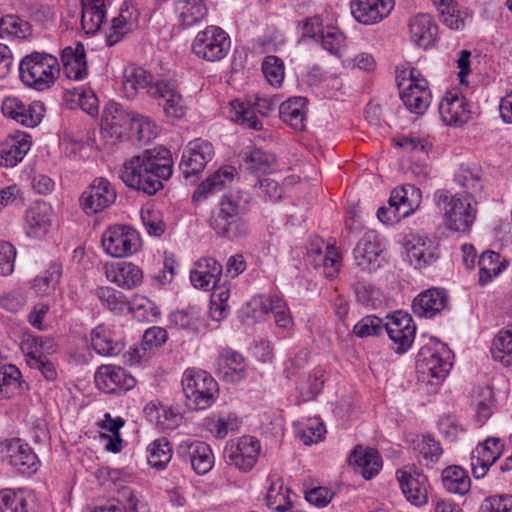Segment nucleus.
I'll return each mask as SVG.
<instances>
[{"instance_id": "1", "label": "nucleus", "mask_w": 512, "mask_h": 512, "mask_svg": "<svg viewBox=\"0 0 512 512\" xmlns=\"http://www.w3.org/2000/svg\"><path fill=\"white\" fill-rule=\"evenodd\" d=\"M170 151L155 147L126 159L119 169V178L129 188L154 195L163 188V181L172 176Z\"/></svg>"}, {"instance_id": "2", "label": "nucleus", "mask_w": 512, "mask_h": 512, "mask_svg": "<svg viewBox=\"0 0 512 512\" xmlns=\"http://www.w3.org/2000/svg\"><path fill=\"white\" fill-rule=\"evenodd\" d=\"M249 203L250 196L242 191H231L223 195L218 209L212 212L209 226L223 238L233 240L247 237L250 228L240 216L246 213Z\"/></svg>"}, {"instance_id": "3", "label": "nucleus", "mask_w": 512, "mask_h": 512, "mask_svg": "<svg viewBox=\"0 0 512 512\" xmlns=\"http://www.w3.org/2000/svg\"><path fill=\"white\" fill-rule=\"evenodd\" d=\"M60 72L58 59L45 52L34 51L22 58L19 75L24 85L36 91L48 90Z\"/></svg>"}, {"instance_id": "4", "label": "nucleus", "mask_w": 512, "mask_h": 512, "mask_svg": "<svg viewBox=\"0 0 512 512\" xmlns=\"http://www.w3.org/2000/svg\"><path fill=\"white\" fill-rule=\"evenodd\" d=\"M396 83L406 108L411 113L424 114L431 103V92L420 71L408 64L397 66Z\"/></svg>"}, {"instance_id": "5", "label": "nucleus", "mask_w": 512, "mask_h": 512, "mask_svg": "<svg viewBox=\"0 0 512 512\" xmlns=\"http://www.w3.org/2000/svg\"><path fill=\"white\" fill-rule=\"evenodd\" d=\"M434 203L443 216L448 229L455 232H465L470 229L476 219L477 209L472 204L471 197L451 194L441 189L434 193Z\"/></svg>"}, {"instance_id": "6", "label": "nucleus", "mask_w": 512, "mask_h": 512, "mask_svg": "<svg viewBox=\"0 0 512 512\" xmlns=\"http://www.w3.org/2000/svg\"><path fill=\"white\" fill-rule=\"evenodd\" d=\"M451 351L446 344L432 341L422 347L417 356V370L423 379L433 385L440 384L448 375L452 362Z\"/></svg>"}, {"instance_id": "7", "label": "nucleus", "mask_w": 512, "mask_h": 512, "mask_svg": "<svg viewBox=\"0 0 512 512\" xmlns=\"http://www.w3.org/2000/svg\"><path fill=\"white\" fill-rule=\"evenodd\" d=\"M186 406L191 410H204L215 401L218 385L214 378L203 370H187L182 378Z\"/></svg>"}, {"instance_id": "8", "label": "nucleus", "mask_w": 512, "mask_h": 512, "mask_svg": "<svg viewBox=\"0 0 512 512\" xmlns=\"http://www.w3.org/2000/svg\"><path fill=\"white\" fill-rule=\"evenodd\" d=\"M422 192L413 185L395 188L388 200V206H382L377 211L378 219L385 224H395L410 216L419 208Z\"/></svg>"}, {"instance_id": "9", "label": "nucleus", "mask_w": 512, "mask_h": 512, "mask_svg": "<svg viewBox=\"0 0 512 512\" xmlns=\"http://www.w3.org/2000/svg\"><path fill=\"white\" fill-rule=\"evenodd\" d=\"M230 37L221 27L210 25L199 31L191 45L193 54L207 62L222 60L230 50Z\"/></svg>"}, {"instance_id": "10", "label": "nucleus", "mask_w": 512, "mask_h": 512, "mask_svg": "<svg viewBox=\"0 0 512 512\" xmlns=\"http://www.w3.org/2000/svg\"><path fill=\"white\" fill-rule=\"evenodd\" d=\"M141 245L140 234L129 226H111L102 235L104 251L115 258L131 256Z\"/></svg>"}, {"instance_id": "11", "label": "nucleus", "mask_w": 512, "mask_h": 512, "mask_svg": "<svg viewBox=\"0 0 512 512\" xmlns=\"http://www.w3.org/2000/svg\"><path fill=\"white\" fill-rule=\"evenodd\" d=\"M261 450L258 439L242 436L227 443L224 456L229 465L243 472L250 471L256 464Z\"/></svg>"}, {"instance_id": "12", "label": "nucleus", "mask_w": 512, "mask_h": 512, "mask_svg": "<svg viewBox=\"0 0 512 512\" xmlns=\"http://www.w3.org/2000/svg\"><path fill=\"white\" fill-rule=\"evenodd\" d=\"M148 95L158 102L167 117L180 119L186 114V103L175 82L157 80L149 86Z\"/></svg>"}, {"instance_id": "13", "label": "nucleus", "mask_w": 512, "mask_h": 512, "mask_svg": "<svg viewBox=\"0 0 512 512\" xmlns=\"http://www.w3.org/2000/svg\"><path fill=\"white\" fill-rule=\"evenodd\" d=\"M5 117L25 127H36L45 114L44 104L40 101L26 103L16 96L4 98L1 105Z\"/></svg>"}, {"instance_id": "14", "label": "nucleus", "mask_w": 512, "mask_h": 512, "mask_svg": "<svg viewBox=\"0 0 512 512\" xmlns=\"http://www.w3.org/2000/svg\"><path fill=\"white\" fill-rule=\"evenodd\" d=\"M3 461L20 473H35L39 460L33 449L19 438L5 440L0 445Z\"/></svg>"}, {"instance_id": "15", "label": "nucleus", "mask_w": 512, "mask_h": 512, "mask_svg": "<svg viewBox=\"0 0 512 512\" xmlns=\"http://www.w3.org/2000/svg\"><path fill=\"white\" fill-rule=\"evenodd\" d=\"M116 200V191L103 177L95 178L80 197V204L87 215L97 214L110 207Z\"/></svg>"}, {"instance_id": "16", "label": "nucleus", "mask_w": 512, "mask_h": 512, "mask_svg": "<svg viewBox=\"0 0 512 512\" xmlns=\"http://www.w3.org/2000/svg\"><path fill=\"white\" fill-rule=\"evenodd\" d=\"M213 145L204 139L190 141L183 150L179 168L187 179L201 173L214 157Z\"/></svg>"}, {"instance_id": "17", "label": "nucleus", "mask_w": 512, "mask_h": 512, "mask_svg": "<svg viewBox=\"0 0 512 512\" xmlns=\"http://www.w3.org/2000/svg\"><path fill=\"white\" fill-rule=\"evenodd\" d=\"M379 235L374 231L363 234L353 250L356 265L363 271L374 272L385 262Z\"/></svg>"}, {"instance_id": "18", "label": "nucleus", "mask_w": 512, "mask_h": 512, "mask_svg": "<svg viewBox=\"0 0 512 512\" xmlns=\"http://www.w3.org/2000/svg\"><path fill=\"white\" fill-rule=\"evenodd\" d=\"M396 478L408 502L416 507L427 503V477L418 468L404 466L397 470Z\"/></svg>"}, {"instance_id": "19", "label": "nucleus", "mask_w": 512, "mask_h": 512, "mask_svg": "<svg viewBox=\"0 0 512 512\" xmlns=\"http://www.w3.org/2000/svg\"><path fill=\"white\" fill-rule=\"evenodd\" d=\"M231 108L234 112V119L242 124H247L254 130L262 128V122L257 117L256 113L267 116L270 112L275 110L276 102L267 96H255L249 102H243L239 99L231 101Z\"/></svg>"}, {"instance_id": "20", "label": "nucleus", "mask_w": 512, "mask_h": 512, "mask_svg": "<svg viewBox=\"0 0 512 512\" xmlns=\"http://www.w3.org/2000/svg\"><path fill=\"white\" fill-rule=\"evenodd\" d=\"M177 456L189 463L198 475H205L214 465V455L210 446L203 441H182L176 450Z\"/></svg>"}, {"instance_id": "21", "label": "nucleus", "mask_w": 512, "mask_h": 512, "mask_svg": "<svg viewBox=\"0 0 512 512\" xmlns=\"http://www.w3.org/2000/svg\"><path fill=\"white\" fill-rule=\"evenodd\" d=\"M384 330L391 341L397 346V353H404L412 345L416 327L412 317L403 311H396L384 324Z\"/></svg>"}, {"instance_id": "22", "label": "nucleus", "mask_w": 512, "mask_h": 512, "mask_svg": "<svg viewBox=\"0 0 512 512\" xmlns=\"http://www.w3.org/2000/svg\"><path fill=\"white\" fill-rule=\"evenodd\" d=\"M504 443L498 437H488L480 443L471 455V470L476 479L483 478L489 467L502 455Z\"/></svg>"}, {"instance_id": "23", "label": "nucleus", "mask_w": 512, "mask_h": 512, "mask_svg": "<svg viewBox=\"0 0 512 512\" xmlns=\"http://www.w3.org/2000/svg\"><path fill=\"white\" fill-rule=\"evenodd\" d=\"M404 247L409 262L416 269H422L434 263L438 259L437 246L430 238L411 234L406 236Z\"/></svg>"}, {"instance_id": "24", "label": "nucleus", "mask_w": 512, "mask_h": 512, "mask_svg": "<svg viewBox=\"0 0 512 512\" xmlns=\"http://www.w3.org/2000/svg\"><path fill=\"white\" fill-rule=\"evenodd\" d=\"M95 383L101 391L111 394L132 389L136 380L120 366L101 365L95 373Z\"/></svg>"}, {"instance_id": "25", "label": "nucleus", "mask_w": 512, "mask_h": 512, "mask_svg": "<svg viewBox=\"0 0 512 512\" xmlns=\"http://www.w3.org/2000/svg\"><path fill=\"white\" fill-rule=\"evenodd\" d=\"M134 115L126 111L122 105L109 102L103 110L101 129L111 137L121 138L130 132Z\"/></svg>"}, {"instance_id": "26", "label": "nucleus", "mask_w": 512, "mask_h": 512, "mask_svg": "<svg viewBox=\"0 0 512 512\" xmlns=\"http://www.w3.org/2000/svg\"><path fill=\"white\" fill-rule=\"evenodd\" d=\"M394 5V0H352L351 10L356 21L372 25L386 18Z\"/></svg>"}, {"instance_id": "27", "label": "nucleus", "mask_w": 512, "mask_h": 512, "mask_svg": "<svg viewBox=\"0 0 512 512\" xmlns=\"http://www.w3.org/2000/svg\"><path fill=\"white\" fill-rule=\"evenodd\" d=\"M449 297L441 288H430L421 292L412 303L416 316L432 318L448 307Z\"/></svg>"}, {"instance_id": "28", "label": "nucleus", "mask_w": 512, "mask_h": 512, "mask_svg": "<svg viewBox=\"0 0 512 512\" xmlns=\"http://www.w3.org/2000/svg\"><path fill=\"white\" fill-rule=\"evenodd\" d=\"M52 208L44 201L31 204L25 214V229L29 237L41 238L45 236L52 223Z\"/></svg>"}, {"instance_id": "29", "label": "nucleus", "mask_w": 512, "mask_h": 512, "mask_svg": "<svg viewBox=\"0 0 512 512\" xmlns=\"http://www.w3.org/2000/svg\"><path fill=\"white\" fill-rule=\"evenodd\" d=\"M439 113L447 125L459 126L469 120L470 104L464 96L448 93L439 104Z\"/></svg>"}, {"instance_id": "30", "label": "nucleus", "mask_w": 512, "mask_h": 512, "mask_svg": "<svg viewBox=\"0 0 512 512\" xmlns=\"http://www.w3.org/2000/svg\"><path fill=\"white\" fill-rule=\"evenodd\" d=\"M31 148L30 136L23 133L9 136L0 143V166L14 167L23 160Z\"/></svg>"}, {"instance_id": "31", "label": "nucleus", "mask_w": 512, "mask_h": 512, "mask_svg": "<svg viewBox=\"0 0 512 512\" xmlns=\"http://www.w3.org/2000/svg\"><path fill=\"white\" fill-rule=\"evenodd\" d=\"M222 265L212 257H204L195 263L190 280L195 288L209 290L220 281Z\"/></svg>"}, {"instance_id": "32", "label": "nucleus", "mask_w": 512, "mask_h": 512, "mask_svg": "<svg viewBox=\"0 0 512 512\" xmlns=\"http://www.w3.org/2000/svg\"><path fill=\"white\" fill-rule=\"evenodd\" d=\"M63 70L67 78L82 80L87 75V62L84 45L77 42L74 46L65 47L61 53Z\"/></svg>"}, {"instance_id": "33", "label": "nucleus", "mask_w": 512, "mask_h": 512, "mask_svg": "<svg viewBox=\"0 0 512 512\" xmlns=\"http://www.w3.org/2000/svg\"><path fill=\"white\" fill-rule=\"evenodd\" d=\"M246 365L241 354L231 349L223 350L217 360V373L223 380L236 383L245 376Z\"/></svg>"}, {"instance_id": "34", "label": "nucleus", "mask_w": 512, "mask_h": 512, "mask_svg": "<svg viewBox=\"0 0 512 512\" xmlns=\"http://www.w3.org/2000/svg\"><path fill=\"white\" fill-rule=\"evenodd\" d=\"M409 30L412 41L427 48L436 40L438 26L429 14L419 13L410 19Z\"/></svg>"}, {"instance_id": "35", "label": "nucleus", "mask_w": 512, "mask_h": 512, "mask_svg": "<svg viewBox=\"0 0 512 512\" xmlns=\"http://www.w3.org/2000/svg\"><path fill=\"white\" fill-rule=\"evenodd\" d=\"M106 277L109 281L124 289H132L141 284L142 270L131 262H121L106 266Z\"/></svg>"}, {"instance_id": "36", "label": "nucleus", "mask_w": 512, "mask_h": 512, "mask_svg": "<svg viewBox=\"0 0 512 512\" xmlns=\"http://www.w3.org/2000/svg\"><path fill=\"white\" fill-rule=\"evenodd\" d=\"M349 462L366 479H372L382 467L379 453L373 448L357 446L350 454Z\"/></svg>"}, {"instance_id": "37", "label": "nucleus", "mask_w": 512, "mask_h": 512, "mask_svg": "<svg viewBox=\"0 0 512 512\" xmlns=\"http://www.w3.org/2000/svg\"><path fill=\"white\" fill-rule=\"evenodd\" d=\"M412 450L417 462L427 468H432L443 454L440 443L430 435L417 436L412 441Z\"/></svg>"}, {"instance_id": "38", "label": "nucleus", "mask_w": 512, "mask_h": 512, "mask_svg": "<svg viewBox=\"0 0 512 512\" xmlns=\"http://www.w3.org/2000/svg\"><path fill=\"white\" fill-rule=\"evenodd\" d=\"M109 0H81V26L86 34L96 33L106 17Z\"/></svg>"}, {"instance_id": "39", "label": "nucleus", "mask_w": 512, "mask_h": 512, "mask_svg": "<svg viewBox=\"0 0 512 512\" xmlns=\"http://www.w3.org/2000/svg\"><path fill=\"white\" fill-rule=\"evenodd\" d=\"M53 347L52 340L48 338L28 337L22 342L21 348L26 357V363L32 369L39 370L43 373L44 366L48 362V358L43 354V350H48Z\"/></svg>"}, {"instance_id": "40", "label": "nucleus", "mask_w": 512, "mask_h": 512, "mask_svg": "<svg viewBox=\"0 0 512 512\" xmlns=\"http://www.w3.org/2000/svg\"><path fill=\"white\" fill-rule=\"evenodd\" d=\"M279 115L293 129L303 130L307 116V99L300 96L289 98L279 106Z\"/></svg>"}, {"instance_id": "41", "label": "nucleus", "mask_w": 512, "mask_h": 512, "mask_svg": "<svg viewBox=\"0 0 512 512\" xmlns=\"http://www.w3.org/2000/svg\"><path fill=\"white\" fill-rule=\"evenodd\" d=\"M174 10L183 28L199 23L208 13L205 0H175Z\"/></svg>"}, {"instance_id": "42", "label": "nucleus", "mask_w": 512, "mask_h": 512, "mask_svg": "<svg viewBox=\"0 0 512 512\" xmlns=\"http://www.w3.org/2000/svg\"><path fill=\"white\" fill-rule=\"evenodd\" d=\"M235 169L232 166H225L214 172L203 181L193 194V201L200 202L208 195L221 191L234 177Z\"/></svg>"}, {"instance_id": "43", "label": "nucleus", "mask_w": 512, "mask_h": 512, "mask_svg": "<svg viewBox=\"0 0 512 512\" xmlns=\"http://www.w3.org/2000/svg\"><path fill=\"white\" fill-rule=\"evenodd\" d=\"M91 346L101 356H117L124 349V344L114 338L112 332L102 325L91 331Z\"/></svg>"}, {"instance_id": "44", "label": "nucleus", "mask_w": 512, "mask_h": 512, "mask_svg": "<svg viewBox=\"0 0 512 512\" xmlns=\"http://www.w3.org/2000/svg\"><path fill=\"white\" fill-rule=\"evenodd\" d=\"M440 21L452 30H460L465 26L468 14L461 11L455 0H432Z\"/></svg>"}, {"instance_id": "45", "label": "nucleus", "mask_w": 512, "mask_h": 512, "mask_svg": "<svg viewBox=\"0 0 512 512\" xmlns=\"http://www.w3.org/2000/svg\"><path fill=\"white\" fill-rule=\"evenodd\" d=\"M2 512H34L33 497L23 489H3L0 491Z\"/></svg>"}, {"instance_id": "46", "label": "nucleus", "mask_w": 512, "mask_h": 512, "mask_svg": "<svg viewBox=\"0 0 512 512\" xmlns=\"http://www.w3.org/2000/svg\"><path fill=\"white\" fill-rule=\"evenodd\" d=\"M441 480L444 489L449 493L463 496L471 488V480L467 472L457 465L446 467L441 473Z\"/></svg>"}, {"instance_id": "47", "label": "nucleus", "mask_w": 512, "mask_h": 512, "mask_svg": "<svg viewBox=\"0 0 512 512\" xmlns=\"http://www.w3.org/2000/svg\"><path fill=\"white\" fill-rule=\"evenodd\" d=\"M119 495L125 502V511L114 501L96 506L92 512H149L147 503L139 498L131 488L123 487Z\"/></svg>"}, {"instance_id": "48", "label": "nucleus", "mask_w": 512, "mask_h": 512, "mask_svg": "<svg viewBox=\"0 0 512 512\" xmlns=\"http://www.w3.org/2000/svg\"><path fill=\"white\" fill-rule=\"evenodd\" d=\"M240 157L244 168L251 173H266L275 162L273 154L256 147H246Z\"/></svg>"}, {"instance_id": "49", "label": "nucleus", "mask_w": 512, "mask_h": 512, "mask_svg": "<svg viewBox=\"0 0 512 512\" xmlns=\"http://www.w3.org/2000/svg\"><path fill=\"white\" fill-rule=\"evenodd\" d=\"M260 305L263 313L274 315L275 323L279 328H291L293 325L292 317L282 298L277 295L264 296L261 297Z\"/></svg>"}, {"instance_id": "50", "label": "nucleus", "mask_w": 512, "mask_h": 512, "mask_svg": "<svg viewBox=\"0 0 512 512\" xmlns=\"http://www.w3.org/2000/svg\"><path fill=\"white\" fill-rule=\"evenodd\" d=\"M152 75L142 67L129 65L124 69L123 88L128 96H133L139 89H147L152 82Z\"/></svg>"}, {"instance_id": "51", "label": "nucleus", "mask_w": 512, "mask_h": 512, "mask_svg": "<svg viewBox=\"0 0 512 512\" xmlns=\"http://www.w3.org/2000/svg\"><path fill=\"white\" fill-rule=\"evenodd\" d=\"M491 354L495 361L505 366L512 364V324L496 335L491 346Z\"/></svg>"}, {"instance_id": "52", "label": "nucleus", "mask_w": 512, "mask_h": 512, "mask_svg": "<svg viewBox=\"0 0 512 512\" xmlns=\"http://www.w3.org/2000/svg\"><path fill=\"white\" fill-rule=\"evenodd\" d=\"M204 425L215 438L223 439L229 432H235L239 429L240 421L234 413H228L217 418H206Z\"/></svg>"}, {"instance_id": "53", "label": "nucleus", "mask_w": 512, "mask_h": 512, "mask_svg": "<svg viewBox=\"0 0 512 512\" xmlns=\"http://www.w3.org/2000/svg\"><path fill=\"white\" fill-rule=\"evenodd\" d=\"M479 282L486 285L505 268L500 261V255L493 251H485L478 260Z\"/></svg>"}, {"instance_id": "54", "label": "nucleus", "mask_w": 512, "mask_h": 512, "mask_svg": "<svg viewBox=\"0 0 512 512\" xmlns=\"http://www.w3.org/2000/svg\"><path fill=\"white\" fill-rule=\"evenodd\" d=\"M32 33L31 25L16 15H0V37L26 39Z\"/></svg>"}, {"instance_id": "55", "label": "nucleus", "mask_w": 512, "mask_h": 512, "mask_svg": "<svg viewBox=\"0 0 512 512\" xmlns=\"http://www.w3.org/2000/svg\"><path fill=\"white\" fill-rule=\"evenodd\" d=\"M147 459L151 467L163 469L172 458V448L165 437L158 438L147 447Z\"/></svg>"}, {"instance_id": "56", "label": "nucleus", "mask_w": 512, "mask_h": 512, "mask_svg": "<svg viewBox=\"0 0 512 512\" xmlns=\"http://www.w3.org/2000/svg\"><path fill=\"white\" fill-rule=\"evenodd\" d=\"M482 169L475 164H462L455 174V181L462 187L471 190L469 196L472 197L478 191H481Z\"/></svg>"}, {"instance_id": "57", "label": "nucleus", "mask_w": 512, "mask_h": 512, "mask_svg": "<svg viewBox=\"0 0 512 512\" xmlns=\"http://www.w3.org/2000/svg\"><path fill=\"white\" fill-rule=\"evenodd\" d=\"M127 13V10H122L117 17L113 18L111 27L106 36L108 46L117 44L124 36L131 33L137 27L136 19L132 20Z\"/></svg>"}, {"instance_id": "58", "label": "nucleus", "mask_w": 512, "mask_h": 512, "mask_svg": "<svg viewBox=\"0 0 512 512\" xmlns=\"http://www.w3.org/2000/svg\"><path fill=\"white\" fill-rule=\"evenodd\" d=\"M476 418L483 425L492 415L495 405L493 389L489 386L479 387L475 395Z\"/></svg>"}, {"instance_id": "59", "label": "nucleus", "mask_w": 512, "mask_h": 512, "mask_svg": "<svg viewBox=\"0 0 512 512\" xmlns=\"http://www.w3.org/2000/svg\"><path fill=\"white\" fill-rule=\"evenodd\" d=\"M62 267L58 263H51L42 275L37 276L33 281V289L38 294H48L55 290L60 282Z\"/></svg>"}, {"instance_id": "60", "label": "nucleus", "mask_w": 512, "mask_h": 512, "mask_svg": "<svg viewBox=\"0 0 512 512\" xmlns=\"http://www.w3.org/2000/svg\"><path fill=\"white\" fill-rule=\"evenodd\" d=\"M96 296L105 308L117 314L122 313L129 304L125 295L112 287L98 288Z\"/></svg>"}, {"instance_id": "61", "label": "nucleus", "mask_w": 512, "mask_h": 512, "mask_svg": "<svg viewBox=\"0 0 512 512\" xmlns=\"http://www.w3.org/2000/svg\"><path fill=\"white\" fill-rule=\"evenodd\" d=\"M170 324L176 328L188 332H198L203 325V321L194 309L177 310L169 316Z\"/></svg>"}, {"instance_id": "62", "label": "nucleus", "mask_w": 512, "mask_h": 512, "mask_svg": "<svg viewBox=\"0 0 512 512\" xmlns=\"http://www.w3.org/2000/svg\"><path fill=\"white\" fill-rule=\"evenodd\" d=\"M262 72L270 85L280 87L285 75L282 59L275 55L266 56L262 62Z\"/></svg>"}, {"instance_id": "63", "label": "nucleus", "mask_w": 512, "mask_h": 512, "mask_svg": "<svg viewBox=\"0 0 512 512\" xmlns=\"http://www.w3.org/2000/svg\"><path fill=\"white\" fill-rule=\"evenodd\" d=\"M318 42L332 55L340 56L345 46V36L337 27L327 26Z\"/></svg>"}, {"instance_id": "64", "label": "nucleus", "mask_w": 512, "mask_h": 512, "mask_svg": "<svg viewBox=\"0 0 512 512\" xmlns=\"http://www.w3.org/2000/svg\"><path fill=\"white\" fill-rule=\"evenodd\" d=\"M129 133L136 135L139 141L147 143L157 135V126L147 117L135 114Z\"/></svg>"}]
</instances>
